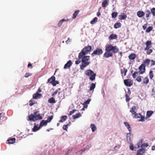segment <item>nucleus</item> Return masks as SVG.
<instances>
[{
	"mask_svg": "<svg viewBox=\"0 0 155 155\" xmlns=\"http://www.w3.org/2000/svg\"><path fill=\"white\" fill-rule=\"evenodd\" d=\"M81 116V115L80 113H79L75 115H74L73 117L74 119H75Z\"/></svg>",
	"mask_w": 155,
	"mask_h": 155,
	"instance_id": "obj_33",
	"label": "nucleus"
},
{
	"mask_svg": "<svg viewBox=\"0 0 155 155\" xmlns=\"http://www.w3.org/2000/svg\"><path fill=\"white\" fill-rule=\"evenodd\" d=\"M41 127H40V126L38 127L37 126H35L32 129V131L33 132H36L39 130Z\"/></svg>",
	"mask_w": 155,
	"mask_h": 155,
	"instance_id": "obj_32",
	"label": "nucleus"
},
{
	"mask_svg": "<svg viewBox=\"0 0 155 155\" xmlns=\"http://www.w3.org/2000/svg\"><path fill=\"white\" fill-rule=\"evenodd\" d=\"M72 63L71 60L69 61L64 65V68H69L72 65Z\"/></svg>",
	"mask_w": 155,
	"mask_h": 155,
	"instance_id": "obj_11",
	"label": "nucleus"
},
{
	"mask_svg": "<svg viewBox=\"0 0 155 155\" xmlns=\"http://www.w3.org/2000/svg\"><path fill=\"white\" fill-rule=\"evenodd\" d=\"M141 118L139 120V121H141L142 122L144 121H145V116H142V115H141V117H140Z\"/></svg>",
	"mask_w": 155,
	"mask_h": 155,
	"instance_id": "obj_47",
	"label": "nucleus"
},
{
	"mask_svg": "<svg viewBox=\"0 0 155 155\" xmlns=\"http://www.w3.org/2000/svg\"><path fill=\"white\" fill-rule=\"evenodd\" d=\"M55 77L54 76H52L48 79V82L51 83L52 84L53 82L55 81Z\"/></svg>",
	"mask_w": 155,
	"mask_h": 155,
	"instance_id": "obj_18",
	"label": "nucleus"
},
{
	"mask_svg": "<svg viewBox=\"0 0 155 155\" xmlns=\"http://www.w3.org/2000/svg\"><path fill=\"white\" fill-rule=\"evenodd\" d=\"M151 12L149 10H147L145 12L146 16L147 18L149 17Z\"/></svg>",
	"mask_w": 155,
	"mask_h": 155,
	"instance_id": "obj_37",
	"label": "nucleus"
},
{
	"mask_svg": "<svg viewBox=\"0 0 155 155\" xmlns=\"http://www.w3.org/2000/svg\"><path fill=\"white\" fill-rule=\"evenodd\" d=\"M149 82V79L148 78V77L147 76L143 79L142 83L143 84L147 85L148 84Z\"/></svg>",
	"mask_w": 155,
	"mask_h": 155,
	"instance_id": "obj_9",
	"label": "nucleus"
},
{
	"mask_svg": "<svg viewBox=\"0 0 155 155\" xmlns=\"http://www.w3.org/2000/svg\"><path fill=\"white\" fill-rule=\"evenodd\" d=\"M47 121L46 120H42L40 122V124L39 125L40 127H41L44 125H46L47 124Z\"/></svg>",
	"mask_w": 155,
	"mask_h": 155,
	"instance_id": "obj_22",
	"label": "nucleus"
},
{
	"mask_svg": "<svg viewBox=\"0 0 155 155\" xmlns=\"http://www.w3.org/2000/svg\"><path fill=\"white\" fill-rule=\"evenodd\" d=\"M121 24L120 23L117 22L114 25V28H117L121 26Z\"/></svg>",
	"mask_w": 155,
	"mask_h": 155,
	"instance_id": "obj_30",
	"label": "nucleus"
},
{
	"mask_svg": "<svg viewBox=\"0 0 155 155\" xmlns=\"http://www.w3.org/2000/svg\"><path fill=\"white\" fill-rule=\"evenodd\" d=\"M149 76L151 80L154 77V75L152 71H150L149 74Z\"/></svg>",
	"mask_w": 155,
	"mask_h": 155,
	"instance_id": "obj_28",
	"label": "nucleus"
},
{
	"mask_svg": "<svg viewBox=\"0 0 155 155\" xmlns=\"http://www.w3.org/2000/svg\"><path fill=\"white\" fill-rule=\"evenodd\" d=\"M90 127L91 128L93 132H94L96 129V126L94 124H91L90 126Z\"/></svg>",
	"mask_w": 155,
	"mask_h": 155,
	"instance_id": "obj_31",
	"label": "nucleus"
},
{
	"mask_svg": "<svg viewBox=\"0 0 155 155\" xmlns=\"http://www.w3.org/2000/svg\"><path fill=\"white\" fill-rule=\"evenodd\" d=\"M103 53V51L101 48H97L95 50L93 53L91 54L92 56H94V55H100Z\"/></svg>",
	"mask_w": 155,
	"mask_h": 155,
	"instance_id": "obj_6",
	"label": "nucleus"
},
{
	"mask_svg": "<svg viewBox=\"0 0 155 155\" xmlns=\"http://www.w3.org/2000/svg\"><path fill=\"white\" fill-rule=\"evenodd\" d=\"M91 100L89 99H88L87 101L84 102V103L86 104H89L90 102L91 101Z\"/></svg>",
	"mask_w": 155,
	"mask_h": 155,
	"instance_id": "obj_54",
	"label": "nucleus"
},
{
	"mask_svg": "<svg viewBox=\"0 0 155 155\" xmlns=\"http://www.w3.org/2000/svg\"><path fill=\"white\" fill-rule=\"evenodd\" d=\"M117 35L115 34H112L109 37V39L110 40L116 39L117 38Z\"/></svg>",
	"mask_w": 155,
	"mask_h": 155,
	"instance_id": "obj_19",
	"label": "nucleus"
},
{
	"mask_svg": "<svg viewBox=\"0 0 155 155\" xmlns=\"http://www.w3.org/2000/svg\"><path fill=\"white\" fill-rule=\"evenodd\" d=\"M48 101L49 103L51 104H54L56 102V101H55V99L53 97H52L51 98L48 99Z\"/></svg>",
	"mask_w": 155,
	"mask_h": 155,
	"instance_id": "obj_23",
	"label": "nucleus"
},
{
	"mask_svg": "<svg viewBox=\"0 0 155 155\" xmlns=\"http://www.w3.org/2000/svg\"><path fill=\"white\" fill-rule=\"evenodd\" d=\"M41 96V94L37 93L34 94L33 95V98L34 99H38L40 98Z\"/></svg>",
	"mask_w": 155,
	"mask_h": 155,
	"instance_id": "obj_13",
	"label": "nucleus"
},
{
	"mask_svg": "<svg viewBox=\"0 0 155 155\" xmlns=\"http://www.w3.org/2000/svg\"><path fill=\"white\" fill-rule=\"evenodd\" d=\"M8 141L9 143L12 144L15 142V138H12L8 140Z\"/></svg>",
	"mask_w": 155,
	"mask_h": 155,
	"instance_id": "obj_27",
	"label": "nucleus"
},
{
	"mask_svg": "<svg viewBox=\"0 0 155 155\" xmlns=\"http://www.w3.org/2000/svg\"><path fill=\"white\" fill-rule=\"evenodd\" d=\"M105 50L106 52L104 54V57L107 58L113 56V54L110 51L116 54L119 51V49L116 46H113L111 45H108L106 46Z\"/></svg>",
	"mask_w": 155,
	"mask_h": 155,
	"instance_id": "obj_2",
	"label": "nucleus"
},
{
	"mask_svg": "<svg viewBox=\"0 0 155 155\" xmlns=\"http://www.w3.org/2000/svg\"><path fill=\"white\" fill-rule=\"evenodd\" d=\"M130 148L132 150H134V147L133 145H130Z\"/></svg>",
	"mask_w": 155,
	"mask_h": 155,
	"instance_id": "obj_60",
	"label": "nucleus"
},
{
	"mask_svg": "<svg viewBox=\"0 0 155 155\" xmlns=\"http://www.w3.org/2000/svg\"><path fill=\"white\" fill-rule=\"evenodd\" d=\"M38 111L34 112L33 114H30L28 117L29 120L35 121L42 119V117L39 114H37Z\"/></svg>",
	"mask_w": 155,
	"mask_h": 155,
	"instance_id": "obj_3",
	"label": "nucleus"
},
{
	"mask_svg": "<svg viewBox=\"0 0 155 155\" xmlns=\"http://www.w3.org/2000/svg\"><path fill=\"white\" fill-rule=\"evenodd\" d=\"M147 23L145 24L143 26V28L144 30H145L147 27Z\"/></svg>",
	"mask_w": 155,
	"mask_h": 155,
	"instance_id": "obj_58",
	"label": "nucleus"
},
{
	"mask_svg": "<svg viewBox=\"0 0 155 155\" xmlns=\"http://www.w3.org/2000/svg\"><path fill=\"white\" fill-rule=\"evenodd\" d=\"M70 42L69 38H68V40L66 41V43L68 44Z\"/></svg>",
	"mask_w": 155,
	"mask_h": 155,
	"instance_id": "obj_62",
	"label": "nucleus"
},
{
	"mask_svg": "<svg viewBox=\"0 0 155 155\" xmlns=\"http://www.w3.org/2000/svg\"><path fill=\"white\" fill-rule=\"evenodd\" d=\"M96 86L95 84L94 83H92L91 85V86L90 87V90L91 91L93 90L94 88H95Z\"/></svg>",
	"mask_w": 155,
	"mask_h": 155,
	"instance_id": "obj_36",
	"label": "nucleus"
},
{
	"mask_svg": "<svg viewBox=\"0 0 155 155\" xmlns=\"http://www.w3.org/2000/svg\"><path fill=\"white\" fill-rule=\"evenodd\" d=\"M29 105L30 106H32L35 104V101L32 100H31L29 101Z\"/></svg>",
	"mask_w": 155,
	"mask_h": 155,
	"instance_id": "obj_44",
	"label": "nucleus"
},
{
	"mask_svg": "<svg viewBox=\"0 0 155 155\" xmlns=\"http://www.w3.org/2000/svg\"><path fill=\"white\" fill-rule=\"evenodd\" d=\"M139 73L140 74H143L146 71L145 67L143 64H141L138 68Z\"/></svg>",
	"mask_w": 155,
	"mask_h": 155,
	"instance_id": "obj_8",
	"label": "nucleus"
},
{
	"mask_svg": "<svg viewBox=\"0 0 155 155\" xmlns=\"http://www.w3.org/2000/svg\"><path fill=\"white\" fill-rule=\"evenodd\" d=\"M146 47L144 48V50L146 51L149 49L151 46V42L150 41H147L146 43Z\"/></svg>",
	"mask_w": 155,
	"mask_h": 155,
	"instance_id": "obj_10",
	"label": "nucleus"
},
{
	"mask_svg": "<svg viewBox=\"0 0 155 155\" xmlns=\"http://www.w3.org/2000/svg\"><path fill=\"white\" fill-rule=\"evenodd\" d=\"M121 73L122 74V77L123 78V74L124 76H125L126 75V73L127 71V69L124 68L123 69H120Z\"/></svg>",
	"mask_w": 155,
	"mask_h": 155,
	"instance_id": "obj_16",
	"label": "nucleus"
},
{
	"mask_svg": "<svg viewBox=\"0 0 155 155\" xmlns=\"http://www.w3.org/2000/svg\"><path fill=\"white\" fill-rule=\"evenodd\" d=\"M138 72V71H135L133 74L132 76L134 78H135L137 77Z\"/></svg>",
	"mask_w": 155,
	"mask_h": 155,
	"instance_id": "obj_42",
	"label": "nucleus"
},
{
	"mask_svg": "<svg viewBox=\"0 0 155 155\" xmlns=\"http://www.w3.org/2000/svg\"><path fill=\"white\" fill-rule=\"evenodd\" d=\"M136 57V55L134 53H131L129 56V58L131 60H134Z\"/></svg>",
	"mask_w": 155,
	"mask_h": 155,
	"instance_id": "obj_20",
	"label": "nucleus"
},
{
	"mask_svg": "<svg viewBox=\"0 0 155 155\" xmlns=\"http://www.w3.org/2000/svg\"><path fill=\"white\" fill-rule=\"evenodd\" d=\"M130 112L133 115L136 113V106H134L132 107L130 110Z\"/></svg>",
	"mask_w": 155,
	"mask_h": 155,
	"instance_id": "obj_14",
	"label": "nucleus"
},
{
	"mask_svg": "<svg viewBox=\"0 0 155 155\" xmlns=\"http://www.w3.org/2000/svg\"><path fill=\"white\" fill-rule=\"evenodd\" d=\"M155 64V61L152 60L151 61V66L154 65Z\"/></svg>",
	"mask_w": 155,
	"mask_h": 155,
	"instance_id": "obj_53",
	"label": "nucleus"
},
{
	"mask_svg": "<svg viewBox=\"0 0 155 155\" xmlns=\"http://www.w3.org/2000/svg\"><path fill=\"white\" fill-rule=\"evenodd\" d=\"M117 12H113L111 14L112 17L113 18H115L117 17Z\"/></svg>",
	"mask_w": 155,
	"mask_h": 155,
	"instance_id": "obj_40",
	"label": "nucleus"
},
{
	"mask_svg": "<svg viewBox=\"0 0 155 155\" xmlns=\"http://www.w3.org/2000/svg\"><path fill=\"white\" fill-rule=\"evenodd\" d=\"M97 19V18L96 17H95L92 21H91V24H93L94 23H96Z\"/></svg>",
	"mask_w": 155,
	"mask_h": 155,
	"instance_id": "obj_35",
	"label": "nucleus"
},
{
	"mask_svg": "<svg viewBox=\"0 0 155 155\" xmlns=\"http://www.w3.org/2000/svg\"><path fill=\"white\" fill-rule=\"evenodd\" d=\"M108 5V0H104L102 3V6L103 7H105Z\"/></svg>",
	"mask_w": 155,
	"mask_h": 155,
	"instance_id": "obj_26",
	"label": "nucleus"
},
{
	"mask_svg": "<svg viewBox=\"0 0 155 155\" xmlns=\"http://www.w3.org/2000/svg\"><path fill=\"white\" fill-rule=\"evenodd\" d=\"M127 17V15L124 13H122L119 16V19L121 20H124Z\"/></svg>",
	"mask_w": 155,
	"mask_h": 155,
	"instance_id": "obj_17",
	"label": "nucleus"
},
{
	"mask_svg": "<svg viewBox=\"0 0 155 155\" xmlns=\"http://www.w3.org/2000/svg\"><path fill=\"white\" fill-rule=\"evenodd\" d=\"M120 148V146H116L114 147V149L115 150H117Z\"/></svg>",
	"mask_w": 155,
	"mask_h": 155,
	"instance_id": "obj_51",
	"label": "nucleus"
},
{
	"mask_svg": "<svg viewBox=\"0 0 155 155\" xmlns=\"http://www.w3.org/2000/svg\"><path fill=\"white\" fill-rule=\"evenodd\" d=\"M85 74L89 76V79L91 81H94L95 79L96 74L91 70H86L85 72Z\"/></svg>",
	"mask_w": 155,
	"mask_h": 155,
	"instance_id": "obj_4",
	"label": "nucleus"
},
{
	"mask_svg": "<svg viewBox=\"0 0 155 155\" xmlns=\"http://www.w3.org/2000/svg\"><path fill=\"white\" fill-rule=\"evenodd\" d=\"M31 75V74H30L28 73H27L25 74V78H28V77L29 76H30Z\"/></svg>",
	"mask_w": 155,
	"mask_h": 155,
	"instance_id": "obj_56",
	"label": "nucleus"
},
{
	"mask_svg": "<svg viewBox=\"0 0 155 155\" xmlns=\"http://www.w3.org/2000/svg\"><path fill=\"white\" fill-rule=\"evenodd\" d=\"M151 12L153 15L155 16V8H153L151 10Z\"/></svg>",
	"mask_w": 155,
	"mask_h": 155,
	"instance_id": "obj_48",
	"label": "nucleus"
},
{
	"mask_svg": "<svg viewBox=\"0 0 155 155\" xmlns=\"http://www.w3.org/2000/svg\"><path fill=\"white\" fill-rule=\"evenodd\" d=\"M59 84V82L58 81H55V80L52 83V85L53 86H55L56 84Z\"/></svg>",
	"mask_w": 155,
	"mask_h": 155,
	"instance_id": "obj_49",
	"label": "nucleus"
},
{
	"mask_svg": "<svg viewBox=\"0 0 155 155\" xmlns=\"http://www.w3.org/2000/svg\"><path fill=\"white\" fill-rule=\"evenodd\" d=\"M151 150H155V146H153L152 147Z\"/></svg>",
	"mask_w": 155,
	"mask_h": 155,
	"instance_id": "obj_64",
	"label": "nucleus"
},
{
	"mask_svg": "<svg viewBox=\"0 0 155 155\" xmlns=\"http://www.w3.org/2000/svg\"><path fill=\"white\" fill-rule=\"evenodd\" d=\"M76 110L75 109H74L70 111L69 114V115H71L73 113H74L75 111Z\"/></svg>",
	"mask_w": 155,
	"mask_h": 155,
	"instance_id": "obj_52",
	"label": "nucleus"
},
{
	"mask_svg": "<svg viewBox=\"0 0 155 155\" xmlns=\"http://www.w3.org/2000/svg\"><path fill=\"white\" fill-rule=\"evenodd\" d=\"M80 11L79 10H77L75 11L73 15L72 18L73 19H75L77 15L79 13Z\"/></svg>",
	"mask_w": 155,
	"mask_h": 155,
	"instance_id": "obj_24",
	"label": "nucleus"
},
{
	"mask_svg": "<svg viewBox=\"0 0 155 155\" xmlns=\"http://www.w3.org/2000/svg\"><path fill=\"white\" fill-rule=\"evenodd\" d=\"M124 124L126 127L128 125L129 126V125H130L127 122H124Z\"/></svg>",
	"mask_w": 155,
	"mask_h": 155,
	"instance_id": "obj_59",
	"label": "nucleus"
},
{
	"mask_svg": "<svg viewBox=\"0 0 155 155\" xmlns=\"http://www.w3.org/2000/svg\"><path fill=\"white\" fill-rule=\"evenodd\" d=\"M134 117L136 118H140L141 117V114L140 113L137 114L136 113Z\"/></svg>",
	"mask_w": 155,
	"mask_h": 155,
	"instance_id": "obj_41",
	"label": "nucleus"
},
{
	"mask_svg": "<svg viewBox=\"0 0 155 155\" xmlns=\"http://www.w3.org/2000/svg\"><path fill=\"white\" fill-rule=\"evenodd\" d=\"M126 127L129 130V131L130 132L131 130V128L130 126V125H129V126L128 125V126Z\"/></svg>",
	"mask_w": 155,
	"mask_h": 155,
	"instance_id": "obj_55",
	"label": "nucleus"
},
{
	"mask_svg": "<svg viewBox=\"0 0 155 155\" xmlns=\"http://www.w3.org/2000/svg\"><path fill=\"white\" fill-rule=\"evenodd\" d=\"M125 97H126V101L127 102L129 101L130 100V99L129 98V96H128V94H126L125 95Z\"/></svg>",
	"mask_w": 155,
	"mask_h": 155,
	"instance_id": "obj_43",
	"label": "nucleus"
},
{
	"mask_svg": "<svg viewBox=\"0 0 155 155\" xmlns=\"http://www.w3.org/2000/svg\"><path fill=\"white\" fill-rule=\"evenodd\" d=\"M41 89H40V88H39V89L37 90L36 93H38L41 92Z\"/></svg>",
	"mask_w": 155,
	"mask_h": 155,
	"instance_id": "obj_61",
	"label": "nucleus"
},
{
	"mask_svg": "<svg viewBox=\"0 0 155 155\" xmlns=\"http://www.w3.org/2000/svg\"><path fill=\"white\" fill-rule=\"evenodd\" d=\"M68 124L67 125H64L63 126V129L64 130L67 131V129L68 128Z\"/></svg>",
	"mask_w": 155,
	"mask_h": 155,
	"instance_id": "obj_45",
	"label": "nucleus"
},
{
	"mask_svg": "<svg viewBox=\"0 0 155 155\" xmlns=\"http://www.w3.org/2000/svg\"><path fill=\"white\" fill-rule=\"evenodd\" d=\"M144 13L143 11H138L137 15L139 17H141L144 15Z\"/></svg>",
	"mask_w": 155,
	"mask_h": 155,
	"instance_id": "obj_21",
	"label": "nucleus"
},
{
	"mask_svg": "<svg viewBox=\"0 0 155 155\" xmlns=\"http://www.w3.org/2000/svg\"><path fill=\"white\" fill-rule=\"evenodd\" d=\"M150 61V59H147L143 62L141 64H143V65L146 67V66H148L149 64Z\"/></svg>",
	"mask_w": 155,
	"mask_h": 155,
	"instance_id": "obj_12",
	"label": "nucleus"
},
{
	"mask_svg": "<svg viewBox=\"0 0 155 155\" xmlns=\"http://www.w3.org/2000/svg\"><path fill=\"white\" fill-rule=\"evenodd\" d=\"M153 112L151 110L148 111H147V114H146V115H147L146 118H148V117H150L151 115L153 114Z\"/></svg>",
	"mask_w": 155,
	"mask_h": 155,
	"instance_id": "obj_29",
	"label": "nucleus"
},
{
	"mask_svg": "<svg viewBox=\"0 0 155 155\" xmlns=\"http://www.w3.org/2000/svg\"><path fill=\"white\" fill-rule=\"evenodd\" d=\"M58 93V91L57 90H56L55 91H54L53 93L51 94V95L52 96H54L55 95Z\"/></svg>",
	"mask_w": 155,
	"mask_h": 155,
	"instance_id": "obj_57",
	"label": "nucleus"
},
{
	"mask_svg": "<svg viewBox=\"0 0 155 155\" xmlns=\"http://www.w3.org/2000/svg\"><path fill=\"white\" fill-rule=\"evenodd\" d=\"M136 80L138 82H140L141 81V77L140 76L137 77Z\"/></svg>",
	"mask_w": 155,
	"mask_h": 155,
	"instance_id": "obj_50",
	"label": "nucleus"
},
{
	"mask_svg": "<svg viewBox=\"0 0 155 155\" xmlns=\"http://www.w3.org/2000/svg\"><path fill=\"white\" fill-rule=\"evenodd\" d=\"M153 27L152 26L149 27L146 30V32L149 33L153 29Z\"/></svg>",
	"mask_w": 155,
	"mask_h": 155,
	"instance_id": "obj_39",
	"label": "nucleus"
},
{
	"mask_svg": "<svg viewBox=\"0 0 155 155\" xmlns=\"http://www.w3.org/2000/svg\"><path fill=\"white\" fill-rule=\"evenodd\" d=\"M53 118V116L51 115L48 118L46 121H47V123H49L50 122L51 120Z\"/></svg>",
	"mask_w": 155,
	"mask_h": 155,
	"instance_id": "obj_38",
	"label": "nucleus"
},
{
	"mask_svg": "<svg viewBox=\"0 0 155 155\" xmlns=\"http://www.w3.org/2000/svg\"><path fill=\"white\" fill-rule=\"evenodd\" d=\"M92 49V47L90 45L85 47L81 51L80 53H83L84 54H86L90 52Z\"/></svg>",
	"mask_w": 155,
	"mask_h": 155,
	"instance_id": "obj_5",
	"label": "nucleus"
},
{
	"mask_svg": "<svg viewBox=\"0 0 155 155\" xmlns=\"http://www.w3.org/2000/svg\"><path fill=\"white\" fill-rule=\"evenodd\" d=\"M78 60L75 61L76 64H79L81 62V64L80 65V68L84 70L85 68L88 66L90 62V56H85L83 53H79L78 55Z\"/></svg>",
	"mask_w": 155,
	"mask_h": 155,
	"instance_id": "obj_1",
	"label": "nucleus"
},
{
	"mask_svg": "<svg viewBox=\"0 0 155 155\" xmlns=\"http://www.w3.org/2000/svg\"><path fill=\"white\" fill-rule=\"evenodd\" d=\"M124 82L125 85L127 87H130L133 84V81L129 79L124 80Z\"/></svg>",
	"mask_w": 155,
	"mask_h": 155,
	"instance_id": "obj_7",
	"label": "nucleus"
},
{
	"mask_svg": "<svg viewBox=\"0 0 155 155\" xmlns=\"http://www.w3.org/2000/svg\"><path fill=\"white\" fill-rule=\"evenodd\" d=\"M66 116H63L61 117V120L59 121V122H64L67 118Z\"/></svg>",
	"mask_w": 155,
	"mask_h": 155,
	"instance_id": "obj_25",
	"label": "nucleus"
},
{
	"mask_svg": "<svg viewBox=\"0 0 155 155\" xmlns=\"http://www.w3.org/2000/svg\"><path fill=\"white\" fill-rule=\"evenodd\" d=\"M101 15V14L100 13V12H98L97 13V15L98 17H99V16H100Z\"/></svg>",
	"mask_w": 155,
	"mask_h": 155,
	"instance_id": "obj_63",
	"label": "nucleus"
},
{
	"mask_svg": "<svg viewBox=\"0 0 155 155\" xmlns=\"http://www.w3.org/2000/svg\"><path fill=\"white\" fill-rule=\"evenodd\" d=\"M147 55L150 54L151 53L153 52V50L152 49H149L148 50H147Z\"/></svg>",
	"mask_w": 155,
	"mask_h": 155,
	"instance_id": "obj_46",
	"label": "nucleus"
},
{
	"mask_svg": "<svg viewBox=\"0 0 155 155\" xmlns=\"http://www.w3.org/2000/svg\"><path fill=\"white\" fill-rule=\"evenodd\" d=\"M145 152V150L144 149H139L137 151V155H142Z\"/></svg>",
	"mask_w": 155,
	"mask_h": 155,
	"instance_id": "obj_15",
	"label": "nucleus"
},
{
	"mask_svg": "<svg viewBox=\"0 0 155 155\" xmlns=\"http://www.w3.org/2000/svg\"><path fill=\"white\" fill-rule=\"evenodd\" d=\"M67 21V20H64V19H62L61 21H60L58 24V27H60L62 25L63 22L64 21Z\"/></svg>",
	"mask_w": 155,
	"mask_h": 155,
	"instance_id": "obj_34",
	"label": "nucleus"
}]
</instances>
